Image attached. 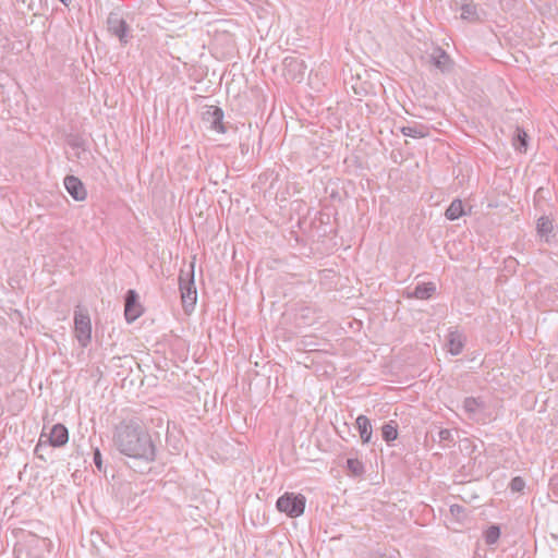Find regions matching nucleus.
<instances>
[{
  "label": "nucleus",
  "instance_id": "f257e3e1",
  "mask_svg": "<svg viewBox=\"0 0 558 558\" xmlns=\"http://www.w3.org/2000/svg\"><path fill=\"white\" fill-rule=\"evenodd\" d=\"M117 450L134 460L153 462L156 447L148 430L136 420L123 421L117 425L113 434Z\"/></svg>",
  "mask_w": 558,
  "mask_h": 558
},
{
  "label": "nucleus",
  "instance_id": "f03ea898",
  "mask_svg": "<svg viewBox=\"0 0 558 558\" xmlns=\"http://www.w3.org/2000/svg\"><path fill=\"white\" fill-rule=\"evenodd\" d=\"M51 542L33 533H23L14 546L15 558H44Z\"/></svg>",
  "mask_w": 558,
  "mask_h": 558
},
{
  "label": "nucleus",
  "instance_id": "7ed1b4c3",
  "mask_svg": "<svg viewBox=\"0 0 558 558\" xmlns=\"http://www.w3.org/2000/svg\"><path fill=\"white\" fill-rule=\"evenodd\" d=\"M69 441V432L68 428L62 424H56L52 426L49 434L41 433L39 436L38 444L35 447V454L37 458L41 460H46V458L39 453L41 449H49L52 447H62Z\"/></svg>",
  "mask_w": 558,
  "mask_h": 558
},
{
  "label": "nucleus",
  "instance_id": "20e7f679",
  "mask_svg": "<svg viewBox=\"0 0 558 558\" xmlns=\"http://www.w3.org/2000/svg\"><path fill=\"white\" fill-rule=\"evenodd\" d=\"M306 498L302 494L284 493L276 501V507L280 512L289 518H298L304 513Z\"/></svg>",
  "mask_w": 558,
  "mask_h": 558
},
{
  "label": "nucleus",
  "instance_id": "39448f33",
  "mask_svg": "<svg viewBox=\"0 0 558 558\" xmlns=\"http://www.w3.org/2000/svg\"><path fill=\"white\" fill-rule=\"evenodd\" d=\"M106 23L108 33L117 37L121 46H126L133 38L131 26L119 12H110Z\"/></svg>",
  "mask_w": 558,
  "mask_h": 558
},
{
  "label": "nucleus",
  "instance_id": "423d86ee",
  "mask_svg": "<svg viewBox=\"0 0 558 558\" xmlns=\"http://www.w3.org/2000/svg\"><path fill=\"white\" fill-rule=\"evenodd\" d=\"M74 330L78 343L86 348L92 340V324L87 311L77 307L74 312Z\"/></svg>",
  "mask_w": 558,
  "mask_h": 558
},
{
  "label": "nucleus",
  "instance_id": "0eeeda50",
  "mask_svg": "<svg viewBox=\"0 0 558 558\" xmlns=\"http://www.w3.org/2000/svg\"><path fill=\"white\" fill-rule=\"evenodd\" d=\"M213 41L214 48H211V57L225 59L233 53L234 39L230 33L216 29Z\"/></svg>",
  "mask_w": 558,
  "mask_h": 558
},
{
  "label": "nucleus",
  "instance_id": "6e6552de",
  "mask_svg": "<svg viewBox=\"0 0 558 558\" xmlns=\"http://www.w3.org/2000/svg\"><path fill=\"white\" fill-rule=\"evenodd\" d=\"M211 131L234 138L238 128L230 121L225 120V112L220 107L211 105Z\"/></svg>",
  "mask_w": 558,
  "mask_h": 558
},
{
  "label": "nucleus",
  "instance_id": "1a4fd4ad",
  "mask_svg": "<svg viewBox=\"0 0 558 558\" xmlns=\"http://www.w3.org/2000/svg\"><path fill=\"white\" fill-rule=\"evenodd\" d=\"M463 410L469 418L475 422H485L487 420V407L482 398L468 397L463 401Z\"/></svg>",
  "mask_w": 558,
  "mask_h": 558
},
{
  "label": "nucleus",
  "instance_id": "9d476101",
  "mask_svg": "<svg viewBox=\"0 0 558 558\" xmlns=\"http://www.w3.org/2000/svg\"><path fill=\"white\" fill-rule=\"evenodd\" d=\"M144 312L140 296L133 289L126 291L124 296V316L128 323L135 322Z\"/></svg>",
  "mask_w": 558,
  "mask_h": 558
},
{
  "label": "nucleus",
  "instance_id": "9b49d317",
  "mask_svg": "<svg viewBox=\"0 0 558 558\" xmlns=\"http://www.w3.org/2000/svg\"><path fill=\"white\" fill-rule=\"evenodd\" d=\"M429 63L441 73H449L453 68V61L450 56L440 47H435L429 54Z\"/></svg>",
  "mask_w": 558,
  "mask_h": 558
},
{
  "label": "nucleus",
  "instance_id": "f8f14e48",
  "mask_svg": "<svg viewBox=\"0 0 558 558\" xmlns=\"http://www.w3.org/2000/svg\"><path fill=\"white\" fill-rule=\"evenodd\" d=\"M180 280V291L182 298V304L185 312L189 310H193L197 300L196 289L193 287V281H185L182 276L179 278Z\"/></svg>",
  "mask_w": 558,
  "mask_h": 558
},
{
  "label": "nucleus",
  "instance_id": "ddd939ff",
  "mask_svg": "<svg viewBox=\"0 0 558 558\" xmlns=\"http://www.w3.org/2000/svg\"><path fill=\"white\" fill-rule=\"evenodd\" d=\"M64 186L68 193L77 202L84 201L87 196L83 182L74 175H66L64 178Z\"/></svg>",
  "mask_w": 558,
  "mask_h": 558
},
{
  "label": "nucleus",
  "instance_id": "4468645a",
  "mask_svg": "<svg viewBox=\"0 0 558 558\" xmlns=\"http://www.w3.org/2000/svg\"><path fill=\"white\" fill-rule=\"evenodd\" d=\"M283 68L293 80H302L307 69L304 60L299 57H286L283 59Z\"/></svg>",
  "mask_w": 558,
  "mask_h": 558
},
{
  "label": "nucleus",
  "instance_id": "2eb2a0df",
  "mask_svg": "<svg viewBox=\"0 0 558 558\" xmlns=\"http://www.w3.org/2000/svg\"><path fill=\"white\" fill-rule=\"evenodd\" d=\"M461 19L469 23H478L482 19L483 10H480L477 4L473 1L465 2L461 5Z\"/></svg>",
  "mask_w": 558,
  "mask_h": 558
},
{
  "label": "nucleus",
  "instance_id": "dca6fc26",
  "mask_svg": "<svg viewBox=\"0 0 558 558\" xmlns=\"http://www.w3.org/2000/svg\"><path fill=\"white\" fill-rule=\"evenodd\" d=\"M356 428L360 433V437L363 444H368L372 439V425L367 416L361 414L355 421Z\"/></svg>",
  "mask_w": 558,
  "mask_h": 558
},
{
  "label": "nucleus",
  "instance_id": "f3484780",
  "mask_svg": "<svg viewBox=\"0 0 558 558\" xmlns=\"http://www.w3.org/2000/svg\"><path fill=\"white\" fill-rule=\"evenodd\" d=\"M436 291V286L433 282L418 283L412 292H409V298H415L418 300H428L433 296Z\"/></svg>",
  "mask_w": 558,
  "mask_h": 558
},
{
  "label": "nucleus",
  "instance_id": "a211bd4d",
  "mask_svg": "<svg viewBox=\"0 0 558 558\" xmlns=\"http://www.w3.org/2000/svg\"><path fill=\"white\" fill-rule=\"evenodd\" d=\"M536 231L542 239H545L546 242H549V235L554 231L553 219L545 215L541 216L536 222Z\"/></svg>",
  "mask_w": 558,
  "mask_h": 558
},
{
  "label": "nucleus",
  "instance_id": "6ab92c4d",
  "mask_svg": "<svg viewBox=\"0 0 558 558\" xmlns=\"http://www.w3.org/2000/svg\"><path fill=\"white\" fill-rule=\"evenodd\" d=\"M512 145L515 150L526 153L529 146V135L521 126H517L512 136Z\"/></svg>",
  "mask_w": 558,
  "mask_h": 558
},
{
  "label": "nucleus",
  "instance_id": "aec40b11",
  "mask_svg": "<svg viewBox=\"0 0 558 558\" xmlns=\"http://www.w3.org/2000/svg\"><path fill=\"white\" fill-rule=\"evenodd\" d=\"M466 213L464 210V206H463V203L461 199L459 198H454L450 205L448 206V208L446 209L445 211V217L448 219V220H457L459 218H461L462 216H464Z\"/></svg>",
  "mask_w": 558,
  "mask_h": 558
},
{
  "label": "nucleus",
  "instance_id": "412c9836",
  "mask_svg": "<svg viewBox=\"0 0 558 558\" xmlns=\"http://www.w3.org/2000/svg\"><path fill=\"white\" fill-rule=\"evenodd\" d=\"M464 347V339L458 331H451L448 336V351L452 355H459Z\"/></svg>",
  "mask_w": 558,
  "mask_h": 558
},
{
  "label": "nucleus",
  "instance_id": "4be33fe9",
  "mask_svg": "<svg viewBox=\"0 0 558 558\" xmlns=\"http://www.w3.org/2000/svg\"><path fill=\"white\" fill-rule=\"evenodd\" d=\"M401 133L412 138H423L428 135V128L420 123H413L412 125L402 126Z\"/></svg>",
  "mask_w": 558,
  "mask_h": 558
},
{
  "label": "nucleus",
  "instance_id": "5701e85b",
  "mask_svg": "<svg viewBox=\"0 0 558 558\" xmlns=\"http://www.w3.org/2000/svg\"><path fill=\"white\" fill-rule=\"evenodd\" d=\"M381 437L388 445L395 441L398 438V423L392 420L385 423L381 427Z\"/></svg>",
  "mask_w": 558,
  "mask_h": 558
},
{
  "label": "nucleus",
  "instance_id": "b1692460",
  "mask_svg": "<svg viewBox=\"0 0 558 558\" xmlns=\"http://www.w3.org/2000/svg\"><path fill=\"white\" fill-rule=\"evenodd\" d=\"M345 468L348 473L355 477L361 476L365 472L363 462L356 458L347 459Z\"/></svg>",
  "mask_w": 558,
  "mask_h": 558
},
{
  "label": "nucleus",
  "instance_id": "393cba45",
  "mask_svg": "<svg viewBox=\"0 0 558 558\" xmlns=\"http://www.w3.org/2000/svg\"><path fill=\"white\" fill-rule=\"evenodd\" d=\"M501 531L497 524L490 525L484 533V539L487 545H494L498 542Z\"/></svg>",
  "mask_w": 558,
  "mask_h": 558
},
{
  "label": "nucleus",
  "instance_id": "a878e982",
  "mask_svg": "<svg viewBox=\"0 0 558 558\" xmlns=\"http://www.w3.org/2000/svg\"><path fill=\"white\" fill-rule=\"evenodd\" d=\"M509 487L513 493H521L525 487V482L521 476H515L510 481Z\"/></svg>",
  "mask_w": 558,
  "mask_h": 558
},
{
  "label": "nucleus",
  "instance_id": "bb28decb",
  "mask_svg": "<svg viewBox=\"0 0 558 558\" xmlns=\"http://www.w3.org/2000/svg\"><path fill=\"white\" fill-rule=\"evenodd\" d=\"M93 461L99 472L105 471L104 464H102V457H101V452H100L99 448H94Z\"/></svg>",
  "mask_w": 558,
  "mask_h": 558
},
{
  "label": "nucleus",
  "instance_id": "cd10ccee",
  "mask_svg": "<svg viewBox=\"0 0 558 558\" xmlns=\"http://www.w3.org/2000/svg\"><path fill=\"white\" fill-rule=\"evenodd\" d=\"M438 438L440 441H453L452 432L448 428H441L438 432Z\"/></svg>",
  "mask_w": 558,
  "mask_h": 558
},
{
  "label": "nucleus",
  "instance_id": "c85d7f7f",
  "mask_svg": "<svg viewBox=\"0 0 558 558\" xmlns=\"http://www.w3.org/2000/svg\"><path fill=\"white\" fill-rule=\"evenodd\" d=\"M59 1H60L63 5H65V7H68V8L70 7V4H71V2H72V0H59Z\"/></svg>",
  "mask_w": 558,
  "mask_h": 558
},
{
  "label": "nucleus",
  "instance_id": "c756f323",
  "mask_svg": "<svg viewBox=\"0 0 558 558\" xmlns=\"http://www.w3.org/2000/svg\"><path fill=\"white\" fill-rule=\"evenodd\" d=\"M378 558H395V557L393 556H388V555H381Z\"/></svg>",
  "mask_w": 558,
  "mask_h": 558
},
{
  "label": "nucleus",
  "instance_id": "7c9ffc66",
  "mask_svg": "<svg viewBox=\"0 0 558 558\" xmlns=\"http://www.w3.org/2000/svg\"><path fill=\"white\" fill-rule=\"evenodd\" d=\"M46 450H47V449H41V450L39 451V453H41V454L45 457L44 452H45Z\"/></svg>",
  "mask_w": 558,
  "mask_h": 558
},
{
  "label": "nucleus",
  "instance_id": "2f4dec72",
  "mask_svg": "<svg viewBox=\"0 0 558 558\" xmlns=\"http://www.w3.org/2000/svg\"><path fill=\"white\" fill-rule=\"evenodd\" d=\"M454 508H459V506H452V507H451V511H453V510H454Z\"/></svg>",
  "mask_w": 558,
  "mask_h": 558
}]
</instances>
